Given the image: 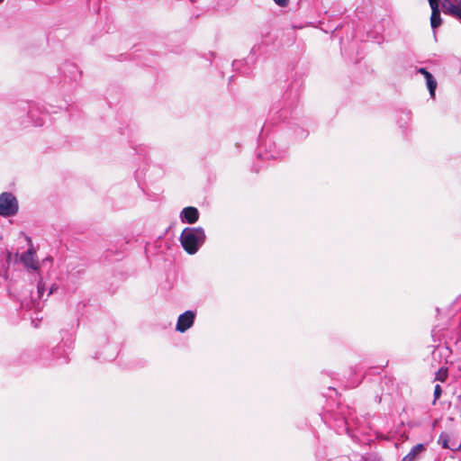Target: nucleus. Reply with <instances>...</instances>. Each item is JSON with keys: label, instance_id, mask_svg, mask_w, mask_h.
Here are the masks:
<instances>
[{"label": "nucleus", "instance_id": "obj_8", "mask_svg": "<svg viewBox=\"0 0 461 461\" xmlns=\"http://www.w3.org/2000/svg\"><path fill=\"white\" fill-rule=\"evenodd\" d=\"M180 219L183 222L195 223L199 219V211L193 206L185 207L180 212Z\"/></svg>", "mask_w": 461, "mask_h": 461}, {"label": "nucleus", "instance_id": "obj_6", "mask_svg": "<svg viewBox=\"0 0 461 461\" xmlns=\"http://www.w3.org/2000/svg\"><path fill=\"white\" fill-rule=\"evenodd\" d=\"M438 443L441 445L443 448L449 449L451 451H457L461 448V439L451 438L447 432H441Z\"/></svg>", "mask_w": 461, "mask_h": 461}, {"label": "nucleus", "instance_id": "obj_2", "mask_svg": "<svg viewBox=\"0 0 461 461\" xmlns=\"http://www.w3.org/2000/svg\"><path fill=\"white\" fill-rule=\"evenodd\" d=\"M206 239L204 230L202 227H186L180 235V242L183 249L190 255L195 254L203 246Z\"/></svg>", "mask_w": 461, "mask_h": 461}, {"label": "nucleus", "instance_id": "obj_15", "mask_svg": "<svg viewBox=\"0 0 461 461\" xmlns=\"http://www.w3.org/2000/svg\"><path fill=\"white\" fill-rule=\"evenodd\" d=\"M448 369L446 366H441L435 374V380L445 382L448 375Z\"/></svg>", "mask_w": 461, "mask_h": 461}, {"label": "nucleus", "instance_id": "obj_3", "mask_svg": "<svg viewBox=\"0 0 461 461\" xmlns=\"http://www.w3.org/2000/svg\"><path fill=\"white\" fill-rule=\"evenodd\" d=\"M267 45L262 40L260 43L255 44L249 54V56L240 60L232 61V71H239L241 75L249 76L252 72V68L258 57L267 51Z\"/></svg>", "mask_w": 461, "mask_h": 461}, {"label": "nucleus", "instance_id": "obj_9", "mask_svg": "<svg viewBox=\"0 0 461 461\" xmlns=\"http://www.w3.org/2000/svg\"><path fill=\"white\" fill-rule=\"evenodd\" d=\"M417 71H418V73L424 76V77L426 79L427 87L429 91V95L431 97H434L435 91L437 88V81H436L435 77L425 68H420Z\"/></svg>", "mask_w": 461, "mask_h": 461}, {"label": "nucleus", "instance_id": "obj_1", "mask_svg": "<svg viewBox=\"0 0 461 461\" xmlns=\"http://www.w3.org/2000/svg\"><path fill=\"white\" fill-rule=\"evenodd\" d=\"M300 93L298 88L292 86L282 96V99L276 102L269 110L267 122L263 125L258 136V146L257 157L262 160L282 158L286 154V149L277 147L274 136H268L269 124H277L292 117L294 108L299 102Z\"/></svg>", "mask_w": 461, "mask_h": 461}, {"label": "nucleus", "instance_id": "obj_19", "mask_svg": "<svg viewBox=\"0 0 461 461\" xmlns=\"http://www.w3.org/2000/svg\"><path fill=\"white\" fill-rule=\"evenodd\" d=\"M430 5V8L438 7V0H428Z\"/></svg>", "mask_w": 461, "mask_h": 461}, {"label": "nucleus", "instance_id": "obj_18", "mask_svg": "<svg viewBox=\"0 0 461 461\" xmlns=\"http://www.w3.org/2000/svg\"><path fill=\"white\" fill-rule=\"evenodd\" d=\"M278 6L286 7L289 5V0H273Z\"/></svg>", "mask_w": 461, "mask_h": 461}, {"label": "nucleus", "instance_id": "obj_17", "mask_svg": "<svg viewBox=\"0 0 461 461\" xmlns=\"http://www.w3.org/2000/svg\"><path fill=\"white\" fill-rule=\"evenodd\" d=\"M442 390L439 384H436L434 388V398L435 400L438 399L441 395Z\"/></svg>", "mask_w": 461, "mask_h": 461}, {"label": "nucleus", "instance_id": "obj_12", "mask_svg": "<svg viewBox=\"0 0 461 461\" xmlns=\"http://www.w3.org/2000/svg\"><path fill=\"white\" fill-rule=\"evenodd\" d=\"M451 354H452V350L450 349V348L447 345H446L444 347L438 346L433 350L432 357L434 359H437L438 357L440 359L444 358L445 364H447L449 362L448 357H450Z\"/></svg>", "mask_w": 461, "mask_h": 461}, {"label": "nucleus", "instance_id": "obj_4", "mask_svg": "<svg viewBox=\"0 0 461 461\" xmlns=\"http://www.w3.org/2000/svg\"><path fill=\"white\" fill-rule=\"evenodd\" d=\"M19 210L16 197L9 192L0 194V215L3 217L14 216Z\"/></svg>", "mask_w": 461, "mask_h": 461}, {"label": "nucleus", "instance_id": "obj_13", "mask_svg": "<svg viewBox=\"0 0 461 461\" xmlns=\"http://www.w3.org/2000/svg\"><path fill=\"white\" fill-rule=\"evenodd\" d=\"M442 19L440 15L439 7L431 8L430 25L433 30L441 25Z\"/></svg>", "mask_w": 461, "mask_h": 461}, {"label": "nucleus", "instance_id": "obj_20", "mask_svg": "<svg viewBox=\"0 0 461 461\" xmlns=\"http://www.w3.org/2000/svg\"><path fill=\"white\" fill-rule=\"evenodd\" d=\"M338 461H350L349 460V457L347 456H339V460Z\"/></svg>", "mask_w": 461, "mask_h": 461}, {"label": "nucleus", "instance_id": "obj_23", "mask_svg": "<svg viewBox=\"0 0 461 461\" xmlns=\"http://www.w3.org/2000/svg\"><path fill=\"white\" fill-rule=\"evenodd\" d=\"M235 146H236V149H238V151L240 152V150H241L240 144L237 143Z\"/></svg>", "mask_w": 461, "mask_h": 461}, {"label": "nucleus", "instance_id": "obj_7", "mask_svg": "<svg viewBox=\"0 0 461 461\" xmlns=\"http://www.w3.org/2000/svg\"><path fill=\"white\" fill-rule=\"evenodd\" d=\"M458 319V330H452L450 334H440L442 330H433L431 331V336L435 339L436 337H438V339H440V337L443 336L446 339L454 340L456 344L461 339V314L457 316Z\"/></svg>", "mask_w": 461, "mask_h": 461}, {"label": "nucleus", "instance_id": "obj_10", "mask_svg": "<svg viewBox=\"0 0 461 461\" xmlns=\"http://www.w3.org/2000/svg\"><path fill=\"white\" fill-rule=\"evenodd\" d=\"M35 251L30 248L27 251L22 254L21 261L25 267L36 270L39 267L38 261L35 260Z\"/></svg>", "mask_w": 461, "mask_h": 461}, {"label": "nucleus", "instance_id": "obj_21", "mask_svg": "<svg viewBox=\"0 0 461 461\" xmlns=\"http://www.w3.org/2000/svg\"><path fill=\"white\" fill-rule=\"evenodd\" d=\"M57 288L58 287L56 286V285H52V286L50 289V292H49L48 295L51 294L55 290H57Z\"/></svg>", "mask_w": 461, "mask_h": 461}, {"label": "nucleus", "instance_id": "obj_14", "mask_svg": "<svg viewBox=\"0 0 461 461\" xmlns=\"http://www.w3.org/2000/svg\"><path fill=\"white\" fill-rule=\"evenodd\" d=\"M411 121V113L409 111L402 112L398 119L400 128H406L408 122Z\"/></svg>", "mask_w": 461, "mask_h": 461}, {"label": "nucleus", "instance_id": "obj_11", "mask_svg": "<svg viewBox=\"0 0 461 461\" xmlns=\"http://www.w3.org/2000/svg\"><path fill=\"white\" fill-rule=\"evenodd\" d=\"M426 447L422 443H419L411 447L410 452L403 456L402 461H418L420 458V456L423 452H425Z\"/></svg>", "mask_w": 461, "mask_h": 461}, {"label": "nucleus", "instance_id": "obj_16", "mask_svg": "<svg viewBox=\"0 0 461 461\" xmlns=\"http://www.w3.org/2000/svg\"><path fill=\"white\" fill-rule=\"evenodd\" d=\"M37 289H38L39 298H41L43 292L45 291V285L41 279L38 282Z\"/></svg>", "mask_w": 461, "mask_h": 461}, {"label": "nucleus", "instance_id": "obj_22", "mask_svg": "<svg viewBox=\"0 0 461 461\" xmlns=\"http://www.w3.org/2000/svg\"><path fill=\"white\" fill-rule=\"evenodd\" d=\"M340 421L344 426L347 425V420L345 417H343Z\"/></svg>", "mask_w": 461, "mask_h": 461}, {"label": "nucleus", "instance_id": "obj_24", "mask_svg": "<svg viewBox=\"0 0 461 461\" xmlns=\"http://www.w3.org/2000/svg\"><path fill=\"white\" fill-rule=\"evenodd\" d=\"M4 0H0V4L3 2Z\"/></svg>", "mask_w": 461, "mask_h": 461}, {"label": "nucleus", "instance_id": "obj_5", "mask_svg": "<svg viewBox=\"0 0 461 461\" xmlns=\"http://www.w3.org/2000/svg\"><path fill=\"white\" fill-rule=\"evenodd\" d=\"M195 319V313L193 311H186L180 314L177 319L176 330L181 333L190 329Z\"/></svg>", "mask_w": 461, "mask_h": 461}]
</instances>
